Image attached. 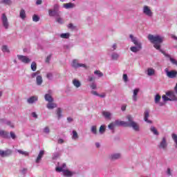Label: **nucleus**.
Listing matches in <instances>:
<instances>
[{"instance_id": "nucleus-49", "label": "nucleus", "mask_w": 177, "mask_h": 177, "mask_svg": "<svg viewBox=\"0 0 177 177\" xmlns=\"http://www.w3.org/2000/svg\"><path fill=\"white\" fill-rule=\"evenodd\" d=\"M2 51L9 53L10 51H9V48H8V46H3Z\"/></svg>"}, {"instance_id": "nucleus-50", "label": "nucleus", "mask_w": 177, "mask_h": 177, "mask_svg": "<svg viewBox=\"0 0 177 177\" xmlns=\"http://www.w3.org/2000/svg\"><path fill=\"white\" fill-rule=\"evenodd\" d=\"M68 28H70V30H75V26L73 24H69L68 25Z\"/></svg>"}, {"instance_id": "nucleus-10", "label": "nucleus", "mask_w": 177, "mask_h": 177, "mask_svg": "<svg viewBox=\"0 0 177 177\" xmlns=\"http://www.w3.org/2000/svg\"><path fill=\"white\" fill-rule=\"evenodd\" d=\"M142 13H144V15H145V16H147L148 17H153V11H151V9H150V7H149V6H143Z\"/></svg>"}, {"instance_id": "nucleus-11", "label": "nucleus", "mask_w": 177, "mask_h": 177, "mask_svg": "<svg viewBox=\"0 0 177 177\" xmlns=\"http://www.w3.org/2000/svg\"><path fill=\"white\" fill-rule=\"evenodd\" d=\"M17 57L19 60H20V62H21L22 63H24L25 64H28V63L31 62V59H30L27 56L17 55Z\"/></svg>"}, {"instance_id": "nucleus-23", "label": "nucleus", "mask_w": 177, "mask_h": 177, "mask_svg": "<svg viewBox=\"0 0 177 177\" xmlns=\"http://www.w3.org/2000/svg\"><path fill=\"white\" fill-rule=\"evenodd\" d=\"M171 139L174 141V147L175 149H177V134L176 133H172L171 134Z\"/></svg>"}, {"instance_id": "nucleus-29", "label": "nucleus", "mask_w": 177, "mask_h": 177, "mask_svg": "<svg viewBox=\"0 0 177 177\" xmlns=\"http://www.w3.org/2000/svg\"><path fill=\"white\" fill-rule=\"evenodd\" d=\"M154 74H156V71L153 68H149L147 69V75H149V77H151V75H154Z\"/></svg>"}, {"instance_id": "nucleus-14", "label": "nucleus", "mask_w": 177, "mask_h": 177, "mask_svg": "<svg viewBox=\"0 0 177 177\" xmlns=\"http://www.w3.org/2000/svg\"><path fill=\"white\" fill-rule=\"evenodd\" d=\"M150 117V112L149 110H146L144 113V120L145 122H147L148 124H151V120H149V118Z\"/></svg>"}, {"instance_id": "nucleus-19", "label": "nucleus", "mask_w": 177, "mask_h": 177, "mask_svg": "<svg viewBox=\"0 0 177 177\" xmlns=\"http://www.w3.org/2000/svg\"><path fill=\"white\" fill-rule=\"evenodd\" d=\"M46 107L48 109V110H53V109H56V107H57V104L53 102H51L47 104Z\"/></svg>"}, {"instance_id": "nucleus-58", "label": "nucleus", "mask_w": 177, "mask_h": 177, "mask_svg": "<svg viewBox=\"0 0 177 177\" xmlns=\"http://www.w3.org/2000/svg\"><path fill=\"white\" fill-rule=\"evenodd\" d=\"M117 49V44H113L112 46V49L111 50V52H114Z\"/></svg>"}, {"instance_id": "nucleus-45", "label": "nucleus", "mask_w": 177, "mask_h": 177, "mask_svg": "<svg viewBox=\"0 0 177 177\" xmlns=\"http://www.w3.org/2000/svg\"><path fill=\"white\" fill-rule=\"evenodd\" d=\"M17 152L19 154H21L22 156H28V152L27 151H21V149H18Z\"/></svg>"}, {"instance_id": "nucleus-60", "label": "nucleus", "mask_w": 177, "mask_h": 177, "mask_svg": "<svg viewBox=\"0 0 177 177\" xmlns=\"http://www.w3.org/2000/svg\"><path fill=\"white\" fill-rule=\"evenodd\" d=\"M80 67H83L84 68H88V67L85 64H79L78 68H80Z\"/></svg>"}, {"instance_id": "nucleus-43", "label": "nucleus", "mask_w": 177, "mask_h": 177, "mask_svg": "<svg viewBox=\"0 0 177 177\" xmlns=\"http://www.w3.org/2000/svg\"><path fill=\"white\" fill-rule=\"evenodd\" d=\"M60 157V153L59 152H55L53 154V160H57Z\"/></svg>"}, {"instance_id": "nucleus-56", "label": "nucleus", "mask_w": 177, "mask_h": 177, "mask_svg": "<svg viewBox=\"0 0 177 177\" xmlns=\"http://www.w3.org/2000/svg\"><path fill=\"white\" fill-rule=\"evenodd\" d=\"M46 77L48 78V80H52V78H53V75L50 73H47Z\"/></svg>"}, {"instance_id": "nucleus-64", "label": "nucleus", "mask_w": 177, "mask_h": 177, "mask_svg": "<svg viewBox=\"0 0 177 177\" xmlns=\"http://www.w3.org/2000/svg\"><path fill=\"white\" fill-rule=\"evenodd\" d=\"M91 94L94 95L95 96H99V93H97V92L95 91H92Z\"/></svg>"}, {"instance_id": "nucleus-6", "label": "nucleus", "mask_w": 177, "mask_h": 177, "mask_svg": "<svg viewBox=\"0 0 177 177\" xmlns=\"http://www.w3.org/2000/svg\"><path fill=\"white\" fill-rule=\"evenodd\" d=\"M158 149L160 150H167L168 149V142H167V138L162 137L161 141L158 145Z\"/></svg>"}, {"instance_id": "nucleus-47", "label": "nucleus", "mask_w": 177, "mask_h": 177, "mask_svg": "<svg viewBox=\"0 0 177 177\" xmlns=\"http://www.w3.org/2000/svg\"><path fill=\"white\" fill-rule=\"evenodd\" d=\"M39 20V17H38V15H34L32 16V21H35V23H37Z\"/></svg>"}, {"instance_id": "nucleus-40", "label": "nucleus", "mask_w": 177, "mask_h": 177, "mask_svg": "<svg viewBox=\"0 0 177 177\" xmlns=\"http://www.w3.org/2000/svg\"><path fill=\"white\" fill-rule=\"evenodd\" d=\"M60 37L61 38L68 39V38H70V33H62L60 35Z\"/></svg>"}, {"instance_id": "nucleus-27", "label": "nucleus", "mask_w": 177, "mask_h": 177, "mask_svg": "<svg viewBox=\"0 0 177 177\" xmlns=\"http://www.w3.org/2000/svg\"><path fill=\"white\" fill-rule=\"evenodd\" d=\"M150 131L151 132H152V133L153 135H155L156 136H158V135H160V133L158 132V131H157V129H156L155 127L151 126L150 128Z\"/></svg>"}, {"instance_id": "nucleus-5", "label": "nucleus", "mask_w": 177, "mask_h": 177, "mask_svg": "<svg viewBox=\"0 0 177 177\" xmlns=\"http://www.w3.org/2000/svg\"><path fill=\"white\" fill-rule=\"evenodd\" d=\"M57 172H63L64 176L71 177L75 175V172L69 171L67 169H63L62 167L55 168Z\"/></svg>"}, {"instance_id": "nucleus-17", "label": "nucleus", "mask_w": 177, "mask_h": 177, "mask_svg": "<svg viewBox=\"0 0 177 177\" xmlns=\"http://www.w3.org/2000/svg\"><path fill=\"white\" fill-rule=\"evenodd\" d=\"M0 138H3L4 139H9V133L3 129H0Z\"/></svg>"}, {"instance_id": "nucleus-15", "label": "nucleus", "mask_w": 177, "mask_h": 177, "mask_svg": "<svg viewBox=\"0 0 177 177\" xmlns=\"http://www.w3.org/2000/svg\"><path fill=\"white\" fill-rule=\"evenodd\" d=\"M140 91V88H135L133 91V95H132V100L134 102H138V93H139V91Z\"/></svg>"}, {"instance_id": "nucleus-33", "label": "nucleus", "mask_w": 177, "mask_h": 177, "mask_svg": "<svg viewBox=\"0 0 177 177\" xmlns=\"http://www.w3.org/2000/svg\"><path fill=\"white\" fill-rule=\"evenodd\" d=\"M0 3H2L3 5H7L8 6H10V5H12V0H1L0 1Z\"/></svg>"}, {"instance_id": "nucleus-42", "label": "nucleus", "mask_w": 177, "mask_h": 177, "mask_svg": "<svg viewBox=\"0 0 177 177\" xmlns=\"http://www.w3.org/2000/svg\"><path fill=\"white\" fill-rule=\"evenodd\" d=\"M95 80H96V77H95V76H93V75H89L87 77V81L88 82H93V81H95Z\"/></svg>"}, {"instance_id": "nucleus-57", "label": "nucleus", "mask_w": 177, "mask_h": 177, "mask_svg": "<svg viewBox=\"0 0 177 177\" xmlns=\"http://www.w3.org/2000/svg\"><path fill=\"white\" fill-rule=\"evenodd\" d=\"M10 135L12 139H16V134L13 131H10Z\"/></svg>"}, {"instance_id": "nucleus-39", "label": "nucleus", "mask_w": 177, "mask_h": 177, "mask_svg": "<svg viewBox=\"0 0 177 177\" xmlns=\"http://www.w3.org/2000/svg\"><path fill=\"white\" fill-rule=\"evenodd\" d=\"M167 57H169V60L171 62V64H173L174 66H177V60L171 57L170 55H167Z\"/></svg>"}, {"instance_id": "nucleus-34", "label": "nucleus", "mask_w": 177, "mask_h": 177, "mask_svg": "<svg viewBox=\"0 0 177 177\" xmlns=\"http://www.w3.org/2000/svg\"><path fill=\"white\" fill-rule=\"evenodd\" d=\"M94 74L97 77V78H102V77H103V73H102L100 71H95Z\"/></svg>"}, {"instance_id": "nucleus-12", "label": "nucleus", "mask_w": 177, "mask_h": 177, "mask_svg": "<svg viewBox=\"0 0 177 177\" xmlns=\"http://www.w3.org/2000/svg\"><path fill=\"white\" fill-rule=\"evenodd\" d=\"M166 96H169V99L170 102H177L176 95H175V93L174 91H168L166 93Z\"/></svg>"}, {"instance_id": "nucleus-63", "label": "nucleus", "mask_w": 177, "mask_h": 177, "mask_svg": "<svg viewBox=\"0 0 177 177\" xmlns=\"http://www.w3.org/2000/svg\"><path fill=\"white\" fill-rule=\"evenodd\" d=\"M63 143H64V140L62 139V138H59L58 140V144L59 145H63Z\"/></svg>"}, {"instance_id": "nucleus-7", "label": "nucleus", "mask_w": 177, "mask_h": 177, "mask_svg": "<svg viewBox=\"0 0 177 177\" xmlns=\"http://www.w3.org/2000/svg\"><path fill=\"white\" fill-rule=\"evenodd\" d=\"M165 73L167 77H168V78L174 79V78H176L177 77V71H175V70L169 71L168 68H166L165 69Z\"/></svg>"}, {"instance_id": "nucleus-9", "label": "nucleus", "mask_w": 177, "mask_h": 177, "mask_svg": "<svg viewBox=\"0 0 177 177\" xmlns=\"http://www.w3.org/2000/svg\"><path fill=\"white\" fill-rule=\"evenodd\" d=\"M1 23L3 27L6 28V30H8L9 28V21L8 20V17H6V14L3 13L1 15Z\"/></svg>"}, {"instance_id": "nucleus-26", "label": "nucleus", "mask_w": 177, "mask_h": 177, "mask_svg": "<svg viewBox=\"0 0 177 177\" xmlns=\"http://www.w3.org/2000/svg\"><path fill=\"white\" fill-rule=\"evenodd\" d=\"M72 139H73V140H78V139H80V136H78V133L75 130H73L72 131Z\"/></svg>"}, {"instance_id": "nucleus-24", "label": "nucleus", "mask_w": 177, "mask_h": 177, "mask_svg": "<svg viewBox=\"0 0 177 177\" xmlns=\"http://www.w3.org/2000/svg\"><path fill=\"white\" fill-rule=\"evenodd\" d=\"M111 60H115V61H117L118 60V59H120V54H118V53H113L111 55Z\"/></svg>"}, {"instance_id": "nucleus-1", "label": "nucleus", "mask_w": 177, "mask_h": 177, "mask_svg": "<svg viewBox=\"0 0 177 177\" xmlns=\"http://www.w3.org/2000/svg\"><path fill=\"white\" fill-rule=\"evenodd\" d=\"M127 121H122L120 120H116L113 122V124L115 127H125L127 128H132V129L135 132H140V125H139V123L135 122L133 120V117L131 115H128L126 117Z\"/></svg>"}, {"instance_id": "nucleus-41", "label": "nucleus", "mask_w": 177, "mask_h": 177, "mask_svg": "<svg viewBox=\"0 0 177 177\" xmlns=\"http://www.w3.org/2000/svg\"><path fill=\"white\" fill-rule=\"evenodd\" d=\"M108 128H109V129H110L111 131H114V128H115V125L114 124V122H111V123L108 125Z\"/></svg>"}, {"instance_id": "nucleus-37", "label": "nucleus", "mask_w": 177, "mask_h": 177, "mask_svg": "<svg viewBox=\"0 0 177 177\" xmlns=\"http://www.w3.org/2000/svg\"><path fill=\"white\" fill-rule=\"evenodd\" d=\"M30 68L32 71H37V62H32L30 65Z\"/></svg>"}, {"instance_id": "nucleus-38", "label": "nucleus", "mask_w": 177, "mask_h": 177, "mask_svg": "<svg viewBox=\"0 0 177 177\" xmlns=\"http://www.w3.org/2000/svg\"><path fill=\"white\" fill-rule=\"evenodd\" d=\"M79 64L80 63L77 62V59H73L71 66L73 67V68H78Z\"/></svg>"}, {"instance_id": "nucleus-16", "label": "nucleus", "mask_w": 177, "mask_h": 177, "mask_svg": "<svg viewBox=\"0 0 177 177\" xmlns=\"http://www.w3.org/2000/svg\"><path fill=\"white\" fill-rule=\"evenodd\" d=\"M121 157H122L121 153H115L111 154L110 156L111 160H113V161H115V160H120Z\"/></svg>"}, {"instance_id": "nucleus-48", "label": "nucleus", "mask_w": 177, "mask_h": 177, "mask_svg": "<svg viewBox=\"0 0 177 177\" xmlns=\"http://www.w3.org/2000/svg\"><path fill=\"white\" fill-rule=\"evenodd\" d=\"M166 174L167 176H172V171H171V168H167L166 171Z\"/></svg>"}, {"instance_id": "nucleus-30", "label": "nucleus", "mask_w": 177, "mask_h": 177, "mask_svg": "<svg viewBox=\"0 0 177 177\" xmlns=\"http://www.w3.org/2000/svg\"><path fill=\"white\" fill-rule=\"evenodd\" d=\"M104 132H106V125L102 124L100 127L99 133L100 135H103V133H104Z\"/></svg>"}, {"instance_id": "nucleus-22", "label": "nucleus", "mask_w": 177, "mask_h": 177, "mask_svg": "<svg viewBox=\"0 0 177 177\" xmlns=\"http://www.w3.org/2000/svg\"><path fill=\"white\" fill-rule=\"evenodd\" d=\"M44 99H45L46 102H48V103L55 102V100L53 99L52 95H50V94H45Z\"/></svg>"}, {"instance_id": "nucleus-55", "label": "nucleus", "mask_w": 177, "mask_h": 177, "mask_svg": "<svg viewBox=\"0 0 177 177\" xmlns=\"http://www.w3.org/2000/svg\"><path fill=\"white\" fill-rule=\"evenodd\" d=\"M123 80L125 82H128V75L127 74H123Z\"/></svg>"}, {"instance_id": "nucleus-8", "label": "nucleus", "mask_w": 177, "mask_h": 177, "mask_svg": "<svg viewBox=\"0 0 177 177\" xmlns=\"http://www.w3.org/2000/svg\"><path fill=\"white\" fill-rule=\"evenodd\" d=\"M13 154V151L10 149H7L5 151L0 149V157L4 158L5 157H10Z\"/></svg>"}, {"instance_id": "nucleus-53", "label": "nucleus", "mask_w": 177, "mask_h": 177, "mask_svg": "<svg viewBox=\"0 0 177 177\" xmlns=\"http://www.w3.org/2000/svg\"><path fill=\"white\" fill-rule=\"evenodd\" d=\"M50 59H52L51 54L47 56V57L46 59V63H49V62H50Z\"/></svg>"}, {"instance_id": "nucleus-13", "label": "nucleus", "mask_w": 177, "mask_h": 177, "mask_svg": "<svg viewBox=\"0 0 177 177\" xmlns=\"http://www.w3.org/2000/svg\"><path fill=\"white\" fill-rule=\"evenodd\" d=\"M35 102H38V96L33 95L27 99L28 104H33Z\"/></svg>"}, {"instance_id": "nucleus-62", "label": "nucleus", "mask_w": 177, "mask_h": 177, "mask_svg": "<svg viewBox=\"0 0 177 177\" xmlns=\"http://www.w3.org/2000/svg\"><path fill=\"white\" fill-rule=\"evenodd\" d=\"M57 21L59 24H62L63 23V19H62V18L59 17V18H57Z\"/></svg>"}, {"instance_id": "nucleus-28", "label": "nucleus", "mask_w": 177, "mask_h": 177, "mask_svg": "<svg viewBox=\"0 0 177 177\" xmlns=\"http://www.w3.org/2000/svg\"><path fill=\"white\" fill-rule=\"evenodd\" d=\"M73 84L75 88H80L81 86V82L77 79L73 80Z\"/></svg>"}, {"instance_id": "nucleus-20", "label": "nucleus", "mask_w": 177, "mask_h": 177, "mask_svg": "<svg viewBox=\"0 0 177 177\" xmlns=\"http://www.w3.org/2000/svg\"><path fill=\"white\" fill-rule=\"evenodd\" d=\"M44 82V80L42 79L41 75H37L36 77V84L38 86H41L42 85V83Z\"/></svg>"}, {"instance_id": "nucleus-4", "label": "nucleus", "mask_w": 177, "mask_h": 177, "mask_svg": "<svg viewBox=\"0 0 177 177\" xmlns=\"http://www.w3.org/2000/svg\"><path fill=\"white\" fill-rule=\"evenodd\" d=\"M59 6L58 4H55L53 10H48V16L50 17H60V12L59 10Z\"/></svg>"}, {"instance_id": "nucleus-32", "label": "nucleus", "mask_w": 177, "mask_h": 177, "mask_svg": "<svg viewBox=\"0 0 177 177\" xmlns=\"http://www.w3.org/2000/svg\"><path fill=\"white\" fill-rule=\"evenodd\" d=\"M161 100V95L160 94H156L154 97V102L156 104H158Z\"/></svg>"}, {"instance_id": "nucleus-3", "label": "nucleus", "mask_w": 177, "mask_h": 177, "mask_svg": "<svg viewBox=\"0 0 177 177\" xmlns=\"http://www.w3.org/2000/svg\"><path fill=\"white\" fill-rule=\"evenodd\" d=\"M129 37L131 40V42H133V44H134V45L136 46H131L130 48V50L133 53H138V52L142 50V42H140V41H139V39H137V37H133L132 35H130Z\"/></svg>"}, {"instance_id": "nucleus-44", "label": "nucleus", "mask_w": 177, "mask_h": 177, "mask_svg": "<svg viewBox=\"0 0 177 177\" xmlns=\"http://www.w3.org/2000/svg\"><path fill=\"white\" fill-rule=\"evenodd\" d=\"M90 88L93 90H96L97 89V85L95 84V82H93L91 84H90Z\"/></svg>"}, {"instance_id": "nucleus-52", "label": "nucleus", "mask_w": 177, "mask_h": 177, "mask_svg": "<svg viewBox=\"0 0 177 177\" xmlns=\"http://www.w3.org/2000/svg\"><path fill=\"white\" fill-rule=\"evenodd\" d=\"M162 99H163L164 102H168L170 101L169 97H167L166 95H163L162 96Z\"/></svg>"}, {"instance_id": "nucleus-36", "label": "nucleus", "mask_w": 177, "mask_h": 177, "mask_svg": "<svg viewBox=\"0 0 177 177\" xmlns=\"http://www.w3.org/2000/svg\"><path fill=\"white\" fill-rule=\"evenodd\" d=\"M62 113H63L62 108H57V115L58 120H60V118H62Z\"/></svg>"}, {"instance_id": "nucleus-54", "label": "nucleus", "mask_w": 177, "mask_h": 177, "mask_svg": "<svg viewBox=\"0 0 177 177\" xmlns=\"http://www.w3.org/2000/svg\"><path fill=\"white\" fill-rule=\"evenodd\" d=\"M45 154V151L41 150L39 151V154L37 156L40 157L42 158V157H44V155Z\"/></svg>"}, {"instance_id": "nucleus-35", "label": "nucleus", "mask_w": 177, "mask_h": 177, "mask_svg": "<svg viewBox=\"0 0 177 177\" xmlns=\"http://www.w3.org/2000/svg\"><path fill=\"white\" fill-rule=\"evenodd\" d=\"M19 17L22 19V20H24V19H26V10L21 9L19 13Z\"/></svg>"}, {"instance_id": "nucleus-31", "label": "nucleus", "mask_w": 177, "mask_h": 177, "mask_svg": "<svg viewBox=\"0 0 177 177\" xmlns=\"http://www.w3.org/2000/svg\"><path fill=\"white\" fill-rule=\"evenodd\" d=\"M91 132L93 133V135H97V127L96 126H92L91 127Z\"/></svg>"}, {"instance_id": "nucleus-21", "label": "nucleus", "mask_w": 177, "mask_h": 177, "mask_svg": "<svg viewBox=\"0 0 177 177\" xmlns=\"http://www.w3.org/2000/svg\"><path fill=\"white\" fill-rule=\"evenodd\" d=\"M102 115L106 120H111V115H113V114L111 113H110L109 111H102Z\"/></svg>"}, {"instance_id": "nucleus-61", "label": "nucleus", "mask_w": 177, "mask_h": 177, "mask_svg": "<svg viewBox=\"0 0 177 177\" xmlns=\"http://www.w3.org/2000/svg\"><path fill=\"white\" fill-rule=\"evenodd\" d=\"M31 115H32V117H33V118H38V115H37V113H35V112H32L31 113Z\"/></svg>"}, {"instance_id": "nucleus-18", "label": "nucleus", "mask_w": 177, "mask_h": 177, "mask_svg": "<svg viewBox=\"0 0 177 177\" xmlns=\"http://www.w3.org/2000/svg\"><path fill=\"white\" fill-rule=\"evenodd\" d=\"M0 122L1 124H6V125L10 127V128H15V124H13V123H12V122L10 120H6L5 119H1Z\"/></svg>"}, {"instance_id": "nucleus-59", "label": "nucleus", "mask_w": 177, "mask_h": 177, "mask_svg": "<svg viewBox=\"0 0 177 177\" xmlns=\"http://www.w3.org/2000/svg\"><path fill=\"white\" fill-rule=\"evenodd\" d=\"M41 160H42V158H41L40 156H37L35 160L36 164H39Z\"/></svg>"}, {"instance_id": "nucleus-25", "label": "nucleus", "mask_w": 177, "mask_h": 177, "mask_svg": "<svg viewBox=\"0 0 177 177\" xmlns=\"http://www.w3.org/2000/svg\"><path fill=\"white\" fill-rule=\"evenodd\" d=\"M63 6L65 8V9H73V8H75V4L73 3H64Z\"/></svg>"}, {"instance_id": "nucleus-51", "label": "nucleus", "mask_w": 177, "mask_h": 177, "mask_svg": "<svg viewBox=\"0 0 177 177\" xmlns=\"http://www.w3.org/2000/svg\"><path fill=\"white\" fill-rule=\"evenodd\" d=\"M43 131L44 133H49L50 132V129L48 127H46Z\"/></svg>"}, {"instance_id": "nucleus-2", "label": "nucleus", "mask_w": 177, "mask_h": 177, "mask_svg": "<svg viewBox=\"0 0 177 177\" xmlns=\"http://www.w3.org/2000/svg\"><path fill=\"white\" fill-rule=\"evenodd\" d=\"M148 39L151 44H153V48H155V49H156L157 50H160L161 53H163V55L165 54L164 50L161 49V44L164 42L163 37L158 35H149Z\"/></svg>"}, {"instance_id": "nucleus-46", "label": "nucleus", "mask_w": 177, "mask_h": 177, "mask_svg": "<svg viewBox=\"0 0 177 177\" xmlns=\"http://www.w3.org/2000/svg\"><path fill=\"white\" fill-rule=\"evenodd\" d=\"M41 72L39 71H37V72H34L31 74V77L32 78H35L36 77H38V75H39V73Z\"/></svg>"}]
</instances>
